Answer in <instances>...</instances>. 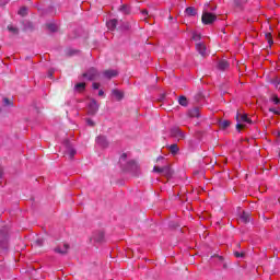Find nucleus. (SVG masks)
Returning <instances> with one entry per match:
<instances>
[{
    "mask_svg": "<svg viewBox=\"0 0 280 280\" xmlns=\"http://www.w3.org/2000/svg\"><path fill=\"white\" fill-rule=\"evenodd\" d=\"M236 121V130H238V132L242 130V128H244L245 124H252V120L246 114H237Z\"/></svg>",
    "mask_w": 280,
    "mask_h": 280,
    "instance_id": "obj_1",
    "label": "nucleus"
},
{
    "mask_svg": "<svg viewBox=\"0 0 280 280\" xmlns=\"http://www.w3.org/2000/svg\"><path fill=\"white\" fill-rule=\"evenodd\" d=\"M97 110H100V103L95 98H89L88 114L97 115Z\"/></svg>",
    "mask_w": 280,
    "mask_h": 280,
    "instance_id": "obj_2",
    "label": "nucleus"
},
{
    "mask_svg": "<svg viewBox=\"0 0 280 280\" xmlns=\"http://www.w3.org/2000/svg\"><path fill=\"white\" fill-rule=\"evenodd\" d=\"M63 148H66L65 154L68 155L70 161H73V158L78 154L75 148H73L69 142H63Z\"/></svg>",
    "mask_w": 280,
    "mask_h": 280,
    "instance_id": "obj_3",
    "label": "nucleus"
},
{
    "mask_svg": "<svg viewBox=\"0 0 280 280\" xmlns=\"http://www.w3.org/2000/svg\"><path fill=\"white\" fill-rule=\"evenodd\" d=\"M153 172H155L156 174H163L167 178H170V176H172V174H173L172 167H170V165H165L163 167L154 166Z\"/></svg>",
    "mask_w": 280,
    "mask_h": 280,
    "instance_id": "obj_4",
    "label": "nucleus"
},
{
    "mask_svg": "<svg viewBox=\"0 0 280 280\" xmlns=\"http://www.w3.org/2000/svg\"><path fill=\"white\" fill-rule=\"evenodd\" d=\"M71 246L69 243H62L61 245H58L57 247L54 248L55 253L58 255H69Z\"/></svg>",
    "mask_w": 280,
    "mask_h": 280,
    "instance_id": "obj_5",
    "label": "nucleus"
},
{
    "mask_svg": "<svg viewBox=\"0 0 280 280\" xmlns=\"http://www.w3.org/2000/svg\"><path fill=\"white\" fill-rule=\"evenodd\" d=\"M215 19V14L209 13V11H205L201 21L205 25H211Z\"/></svg>",
    "mask_w": 280,
    "mask_h": 280,
    "instance_id": "obj_6",
    "label": "nucleus"
},
{
    "mask_svg": "<svg viewBox=\"0 0 280 280\" xmlns=\"http://www.w3.org/2000/svg\"><path fill=\"white\" fill-rule=\"evenodd\" d=\"M171 136L175 137V139H177L178 141H180V139H185V133H183V131H180V128L175 127L171 130Z\"/></svg>",
    "mask_w": 280,
    "mask_h": 280,
    "instance_id": "obj_7",
    "label": "nucleus"
},
{
    "mask_svg": "<svg viewBox=\"0 0 280 280\" xmlns=\"http://www.w3.org/2000/svg\"><path fill=\"white\" fill-rule=\"evenodd\" d=\"M97 75V70L95 68H91L83 74V78H88V80H95Z\"/></svg>",
    "mask_w": 280,
    "mask_h": 280,
    "instance_id": "obj_8",
    "label": "nucleus"
},
{
    "mask_svg": "<svg viewBox=\"0 0 280 280\" xmlns=\"http://www.w3.org/2000/svg\"><path fill=\"white\" fill-rule=\"evenodd\" d=\"M112 97L116 100V102H121L124 98V92L121 90L114 89L112 90Z\"/></svg>",
    "mask_w": 280,
    "mask_h": 280,
    "instance_id": "obj_9",
    "label": "nucleus"
},
{
    "mask_svg": "<svg viewBox=\"0 0 280 280\" xmlns=\"http://www.w3.org/2000/svg\"><path fill=\"white\" fill-rule=\"evenodd\" d=\"M196 49L200 54V56H207V46L205 43L199 42L196 44Z\"/></svg>",
    "mask_w": 280,
    "mask_h": 280,
    "instance_id": "obj_10",
    "label": "nucleus"
},
{
    "mask_svg": "<svg viewBox=\"0 0 280 280\" xmlns=\"http://www.w3.org/2000/svg\"><path fill=\"white\" fill-rule=\"evenodd\" d=\"M117 75H119V72H117V70H105L103 72V77L107 80H112V78H117Z\"/></svg>",
    "mask_w": 280,
    "mask_h": 280,
    "instance_id": "obj_11",
    "label": "nucleus"
},
{
    "mask_svg": "<svg viewBox=\"0 0 280 280\" xmlns=\"http://www.w3.org/2000/svg\"><path fill=\"white\" fill-rule=\"evenodd\" d=\"M240 220L243 222V224H248V222H250V212L243 211Z\"/></svg>",
    "mask_w": 280,
    "mask_h": 280,
    "instance_id": "obj_12",
    "label": "nucleus"
},
{
    "mask_svg": "<svg viewBox=\"0 0 280 280\" xmlns=\"http://www.w3.org/2000/svg\"><path fill=\"white\" fill-rule=\"evenodd\" d=\"M86 89V83L81 82V83H77L74 85V91L75 93H84V90Z\"/></svg>",
    "mask_w": 280,
    "mask_h": 280,
    "instance_id": "obj_13",
    "label": "nucleus"
},
{
    "mask_svg": "<svg viewBox=\"0 0 280 280\" xmlns=\"http://www.w3.org/2000/svg\"><path fill=\"white\" fill-rule=\"evenodd\" d=\"M218 68H219L221 71H226V69H229V61H226V60H220V61H219V65H218Z\"/></svg>",
    "mask_w": 280,
    "mask_h": 280,
    "instance_id": "obj_14",
    "label": "nucleus"
},
{
    "mask_svg": "<svg viewBox=\"0 0 280 280\" xmlns=\"http://www.w3.org/2000/svg\"><path fill=\"white\" fill-rule=\"evenodd\" d=\"M166 148H167V150H170L171 154H178V150H179L178 144L173 143Z\"/></svg>",
    "mask_w": 280,
    "mask_h": 280,
    "instance_id": "obj_15",
    "label": "nucleus"
},
{
    "mask_svg": "<svg viewBox=\"0 0 280 280\" xmlns=\"http://www.w3.org/2000/svg\"><path fill=\"white\" fill-rule=\"evenodd\" d=\"M108 30H110L113 32V30H115V27H117V20L113 19V20H109L107 23H106Z\"/></svg>",
    "mask_w": 280,
    "mask_h": 280,
    "instance_id": "obj_16",
    "label": "nucleus"
},
{
    "mask_svg": "<svg viewBox=\"0 0 280 280\" xmlns=\"http://www.w3.org/2000/svg\"><path fill=\"white\" fill-rule=\"evenodd\" d=\"M185 13H186L188 16H196V14H197L196 8H194V7H188V8L185 10Z\"/></svg>",
    "mask_w": 280,
    "mask_h": 280,
    "instance_id": "obj_17",
    "label": "nucleus"
},
{
    "mask_svg": "<svg viewBox=\"0 0 280 280\" xmlns=\"http://www.w3.org/2000/svg\"><path fill=\"white\" fill-rule=\"evenodd\" d=\"M189 116L190 117H200V109L198 107H195L189 110Z\"/></svg>",
    "mask_w": 280,
    "mask_h": 280,
    "instance_id": "obj_18",
    "label": "nucleus"
},
{
    "mask_svg": "<svg viewBox=\"0 0 280 280\" xmlns=\"http://www.w3.org/2000/svg\"><path fill=\"white\" fill-rule=\"evenodd\" d=\"M231 126V121L229 120H221L219 121V127L222 128V130H226Z\"/></svg>",
    "mask_w": 280,
    "mask_h": 280,
    "instance_id": "obj_19",
    "label": "nucleus"
},
{
    "mask_svg": "<svg viewBox=\"0 0 280 280\" xmlns=\"http://www.w3.org/2000/svg\"><path fill=\"white\" fill-rule=\"evenodd\" d=\"M129 170L131 172H137L139 170V164L135 161L129 162Z\"/></svg>",
    "mask_w": 280,
    "mask_h": 280,
    "instance_id": "obj_20",
    "label": "nucleus"
},
{
    "mask_svg": "<svg viewBox=\"0 0 280 280\" xmlns=\"http://www.w3.org/2000/svg\"><path fill=\"white\" fill-rule=\"evenodd\" d=\"M178 104L180 106H188L189 105V101H187V97H185V96H179Z\"/></svg>",
    "mask_w": 280,
    "mask_h": 280,
    "instance_id": "obj_21",
    "label": "nucleus"
},
{
    "mask_svg": "<svg viewBox=\"0 0 280 280\" xmlns=\"http://www.w3.org/2000/svg\"><path fill=\"white\" fill-rule=\"evenodd\" d=\"M43 238H36L35 241H33V246L35 248H40L43 246Z\"/></svg>",
    "mask_w": 280,
    "mask_h": 280,
    "instance_id": "obj_22",
    "label": "nucleus"
},
{
    "mask_svg": "<svg viewBox=\"0 0 280 280\" xmlns=\"http://www.w3.org/2000/svg\"><path fill=\"white\" fill-rule=\"evenodd\" d=\"M95 242H104V232H98L95 236H94Z\"/></svg>",
    "mask_w": 280,
    "mask_h": 280,
    "instance_id": "obj_23",
    "label": "nucleus"
},
{
    "mask_svg": "<svg viewBox=\"0 0 280 280\" xmlns=\"http://www.w3.org/2000/svg\"><path fill=\"white\" fill-rule=\"evenodd\" d=\"M47 28L49 30V32H58V25L54 23H48Z\"/></svg>",
    "mask_w": 280,
    "mask_h": 280,
    "instance_id": "obj_24",
    "label": "nucleus"
},
{
    "mask_svg": "<svg viewBox=\"0 0 280 280\" xmlns=\"http://www.w3.org/2000/svg\"><path fill=\"white\" fill-rule=\"evenodd\" d=\"M120 12H122L124 14H130V8L126 4H122L120 7Z\"/></svg>",
    "mask_w": 280,
    "mask_h": 280,
    "instance_id": "obj_25",
    "label": "nucleus"
},
{
    "mask_svg": "<svg viewBox=\"0 0 280 280\" xmlns=\"http://www.w3.org/2000/svg\"><path fill=\"white\" fill-rule=\"evenodd\" d=\"M265 38L268 42L269 45H272L275 42L272 40V34L266 33Z\"/></svg>",
    "mask_w": 280,
    "mask_h": 280,
    "instance_id": "obj_26",
    "label": "nucleus"
},
{
    "mask_svg": "<svg viewBox=\"0 0 280 280\" xmlns=\"http://www.w3.org/2000/svg\"><path fill=\"white\" fill-rule=\"evenodd\" d=\"M18 14H20V16H27V8L25 7L21 8Z\"/></svg>",
    "mask_w": 280,
    "mask_h": 280,
    "instance_id": "obj_27",
    "label": "nucleus"
},
{
    "mask_svg": "<svg viewBox=\"0 0 280 280\" xmlns=\"http://www.w3.org/2000/svg\"><path fill=\"white\" fill-rule=\"evenodd\" d=\"M8 30L11 32V34H19V28L14 27L13 25H9Z\"/></svg>",
    "mask_w": 280,
    "mask_h": 280,
    "instance_id": "obj_28",
    "label": "nucleus"
},
{
    "mask_svg": "<svg viewBox=\"0 0 280 280\" xmlns=\"http://www.w3.org/2000/svg\"><path fill=\"white\" fill-rule=\"evenodd\" d=\"M200 38H202V36L200 35V33H198V32H194V33H192V40L198 42V40H200Z\"/></svg>",
    "mask_w": 280,
    "mask_h": 280,
    "instance_id": "obj_29",
    "label": "nucleus"
},
{
    "mask_svg": "<svg viewBox=\"0 0 280 280\" xmlns=\"http://www.w3.org/2000/svg\"><path fill=\"white\" fill-rule=\"evenodd\" d=\"M270 100H271V101L273 102V104H276V105L280 104V100H279V96H278V95H272Z\"/></svg>",
    "mask_w": 280,
    "mask_h": 280,
    "instance_id": "obj_30",
    "label": "nucleus"
},
{
    "mask_svg": "<svg viewBox=\"0 0 280 280\" xmlns=\"http://www.w3.org/2000/svg\"><path fill=\"white\" fill-rule=\"evenodd\" d=\"M96 141H106V136H104V135H98V136L96 137Z\"/></svg>",
    "mask_w": 280,
    "mask_h": 280,
    "instance_id": "obj_31",
    "label": "nucleus"
},
{
    "mask_svg": "<svg viewBox=\"0 0 280 280\" xmlns=\"http://www.w3.org/2000/svg\"><path fill=\"white\" fill-rule=\"evenodd\" d=\"M86 124H88V126H91V127L95 126V121H93V119H91V118L86 119Z\"/></svg>",
    "mask_w": 280,
    "mask_h": 280,
    "instance_id": "obj_32",
    "label": "nucleus"
},
{
    "mask_svg": "<svg viewBox=\"0 0 280 280\" xmlns=\"http://www.w3.org/2000/svg\"><path fill=\"white\" fill-rule=\"evenodd\" d=\"M98 145H100L101 148H106V147L108 145V142H106V141H100V142H98Z\"/></svg>",
    "mask_w": 280,
    "mask_h": 280,
    "instance_id": "obj_33",
    "label": "nucleus"
},
{
    "mask_svg": "<svg viewBox=\"0 0 280 280\" xmlns=\"http://www.w3.org/2000/svg\"><path fill=\"white\" fill-rule=\"evenodd\" d=\"M244 252H242V253H240V252H235L234 253V256L236 257V258H240V257H244Z\"/></svg>",
    "mask_w": 280,
    "mask_h": 280,
    "instance_id": "obj_34",
    "label": "nucleus"
},
{
    "mask_svg": "<svg viewBox=\"0 0 280 280\" xmlns=\"http://www.w3.org/2000/svg\"><path fill=\"white\" fill-rule=\"evenodd\" d=\"M3 102H4V106H10V104H12V103L10 102V100H8V98H4Z\"/></svg>",
    "mask_w": 280,
    "mask_h": 280,
    "instance_id": "obj_35",
    "label": "nucleus"
},
{
    "mask_svg": "<svg viewBox=\"0 0 280 280\" xmlns=\"http://www.w3.org/2000/svg\"><path fill=\"white\" fill-rule=\"evenodd\" d=\"M141 14H142V16L145 19V18L148 16V10H142V11H141Z\"/></svg>",
    "mask_w": 280,
    "mask_h": 280,
    "instance_id": "obj_36",
    "label": "nucleus"
},
{
    "mask_svg": "<svg viewBox=\"0 0 280 280\" xmlns=\"http://www.w3.org/2000/svg\"><path fill=\"white\" fill-rule=\"evenodd\" d=\"M8 1L10 0H0V5H7Z\"/></svg>",
    "mask_w": 280,
    "mask_h": 280,
    "instance_id": "obj_37",
    "label": "nucleus"
},
{
    "mask_svg": "<svg viewBox=\"0 0 280 280\" xmlns=\"http://www.w3.org/2000/svg\"><path fill=\"white\" fill-rule=\"evenodd\" d=\"M93 89H94V90L100 89V83H93Z\"/></svg>",
    "mask_w": 280,
    "mask_h": 280,
    "instance_id": "obj_38",
    "label": "nucleus"
},
{
    "mask_svg": "<svg viewBox=\"0 0 280 280\" xmlns=\"http://www.w3.org/2000/svg\"><path fill=\"white\" fill-rule=\"evenodd\" d=\"M127 156H128V155H127L126 153H122L121 156H120V159H121L122 161H126Z\"/></svg>",
    "mask_w": 280,
    "mask_h": 280,
    "instance_id": "obj_39",
    "label": "nucleus"
},
{
    "mask_svg": "<svg viewBox=\"0 0 280 280\" xmlns=\"http://www.w3.org/2000/svg\"><path fill=\"white\" fill-rule=\"evenodd\" d=\"M98 96L104 97V92L102 90L98 91Z\"/></svg>",
    "mask_w": 280,
    "mask_h": 280,
    "instance_id": "obj_40",
    "label": "nucleus"
},
{
    "mask_svg": "<svg viewBox=\"0 0 280 280\" xmlns=\"http://www.w3.org/2000/svg\"><path fill=\"white\" fill-rule=\"evenodd\" d=\"M271 113H275L276 115H279V112L275 110V108L269 109Z\"/></svg>",
    "mask_w": 280,
    "mask_h": 280,
    "instance_id": "obj_41",
    "label": "nucleus"
},
{
    "mask_svg": "<svg viewBox=\"0 0 280 280\" xmlns=\"http://www.w3.org/2000/svg\"><path fill=\"white\" fill-rule=\"evenodd\" d=\"M163 156H159L156 160H155V163H159V161H163Z\"/></svg>",
    "mask_w": 280,
    "mask_h": 280,
    "instance_id": "obj_42",
    "label": "nucleus"
},
{
    "mask_svg": "<svg viewBox=\"0 0 280 280\" xmlns=\"http://www.w3.org/2000/svg\"><path fill=\"white\" fill-rule=\"evenodd\" d=\"M122 27H124V30H129L130 25L129 24H125Z\"/></svg>",
    "mask_w": 280,
    "mask_h": 280,
    "instance_id": "obj_43",
    "label": "nucleus"
},
{
    "mask_svg": "<svg viewBox=\"0 0 280 280\" xmlns=\"http://www.w3.org/2000/svg\"><path fill=\"white\" fill-rule=\"evenodd\" d=\"M3 177V170L0 168V178Z\"/></svg>",
    "mask_w": 280,
    "mask_h": 280,
    "instance_id": "obj_44",
    "label": "nucleus"
},
{
    "mask_svg": "<svg viewBox=\"0 0 280 280\" xmlns=\"http://www.w3.org/2000/svg\"><path fill=\"white\" fill-rule=\"evenodd\" d=\"M211 10H215V8H211Z\"/></svg>",
    "mask_w": 280,
    "mask_h": 280,
    "instance_id": "obj_45",
    "label": "nucleus"
}]
</instances>
